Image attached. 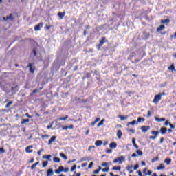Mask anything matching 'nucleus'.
<instances>
[{"mask_svg":"<svg viewBox=\"0 0 176 176\" xmlns=\"http://www.w3.org/2000/svg\"><path fill=\"white\" fill-rule=\"evenodd\" d=\"M162 96H164V93H160L159 94L156 95L154 97L153 102H154V104H158L159 101H160V100H162Z\"/></svg>","mask_w":176,"mask_h":176,"instance_id":"1","label":"nucleus"},{"mask_svg":"<svg viewBox=\"0 0 176 176\" xmlns=\"http://www.w3.org/2000/svg\"><path fill=\"white\" fill-rule=\"evenodd\" d=\"M28 68H29V71L31 74H34L35 72V65L34 63H29Z\"/></svg>","mask_w":176,"mask_h":176,"instance_id":"2","label":"nucleus"},{"mask_svg":"<svg viewBox=\"0 0 176 176\" xmlns=\"http://www.w3.org/2000/svg\"><path fill=\"white\" fill-rule=\"evenodd\" d=\"M3 19L4 21H8V20H14V16L13 14H10V16H7L6 17L3 16Z\"/></svg>","mask_w":176,"mask_h":176,"instance_id":"3","label":"nucleus"},{"mask_svg":"<svg viewBox=\"0 0 176 176\" xmlns=\"http://www.w3.org/2000/svg\"><path fill=\"white\" fill-rule=\"evenodd\" d=\"M43 27V23H40L37 24L36 26H34V31H41V28Z\"/></svg>","mask_w":176,"mask_h":176,"instance_id":"4","label":"nucleus"},{"mask_svg":"<svg viewBox=\"0 0 176 176\" xmlns=\"http://www.w3.org/2000/svg\"><path fill=\"white\" fill-rule=\"evenodd\" d=\"M151 127L149 126H141V130L142 133H147L148 130H149Z\"/></svg>","mask_w":176,"mask_h":176,"instance_id":"5","label":"nucleus"},{"mask_svg":"<svg viewBox=\"0 0 176 176\" xmlns=\"http://www.w3.org/2000/svg\"><path fill=\"white\" fill-rule=\"evenodd\" d=\"M56 140H57V137L56 136H52L50 140L48 141V145H52V144H53V142H54V141H56Z\"/></svg>","mask_w":176,"mask_h":176,"instance_id":"6","label":"nucleus"},{"mask_svg":"<svg viewBox=\"0 0 176 176\" xmlns=\"http://www.w3.org/2000/svg\"><path fill=\"white\" fill-rule=\"evenodd\" d=\"M38 47H39V45H37L36 48L33 49L32 56L34 55V57H36V56H38V51H37Z\"/></svg>","mask_w":176,"mask_h":176,"instance_id":"7","label":"nucleus"},{"mask_svg":"<svg viewBox=\"0 0 176 176\" xmlns=\"http://www.w3.org/2000/svg\"><path fill=\"white\" fill-rule=\"evenodd\" d=\"M108 43V40H107V38L102 37V38L100 40V43H99V45H104V43Z\"/></svg>","mask_w":176,"mask_h":176,"instance_id":"8","label":"nucleus"},{"mask_svg":"<svg viewBox=\"0 0 176 176\" xmlns=\"http://www.w3.org/2000/svg\"><path fill=\"white\" fill-rule=\"evenodd\" d=\"M118 158V164H122L123 163V162H124L126 160V158L123 156H120Z\"/></svg>","mask_w":176,"mask_h":176,"instance_id":"9","label":"nucleus"},{"mask_svg":"<svg viewBox=\"0 0 176 176\" xmlns=\"http://www.w3.org/2000/svg\"><path fill=\"white\" fill-rule=\"evenodd\" d=\"M117 146L118 144H116V142H112L109 144V148H111V149H116Z\"/></svg>","mask_w":176,"mask_h":176,"instance_id":"10","label":"nucleus"},{"mask_svg":"<svg viewBox=\"0 0 176 176\" xmlns=\"http://www.w3.org/2000/svg\"><path fill=\"white\" fill-rule=\"evenodd\" d=\"M53 174H54V172H53V169L50 168L47 170V176H53Z\"/></svg>","mask_w":176,"mask_h":176,"instance_id":"11","label":"nucleus"},{"mask_svg":"<svg viewBox=\"0 0 176 176\" xmlns=\"http://www.w3.org/2000/svg\"><path fill=\"white\" fill-rule=\"evenodd\" d=\"M31 149H32V146H29L26 147L25 151L27 152V153H32L33 151Z\"/></svg>","mask_w":176,"mask_h":176,"instance_id":"12","label":"nucleus"},{"mask_svg":"<svg viewBox=\"0 0 176 176\" xmlns=\"http://www.w3.org/2000/svg\"><path fill=\"white\" fill-rule=\"evenodd\" d=\"M160 133H161V134H162V135L166 134V133H167V128H166V127H162V128L160 129Z\"/></svg>","mask_w":176,"mask_h":176,"instance_id":"13","label":"nucleus"},{"mask_svg":"<svg viewBox=\"0 0 176 176\" xmlns=\"http://www.w3.org/2000/svg\"><path fill=\"white\" fill-rule=\"evenodd\" d=\"M123 135V133H122V130H118L117 131V137L120 140L122 138V136Z\"/></svg>","mask_w":176,"mask_h":176,"instance_id":"14","label":"nucleus"},{"mask_svg":"<svg viewBox=\"0 0 176 176\" xmlns=\"http://www.w3.org/2000/svg\"><path fill=\"white\" fill-rule=\"evenodd\" d=\"M96 146H101L102 145V140H97L95 142Z\"/></svg>","mask_w":176,"mask_h":176,"instance_id":"15","label":"nucleus"},{"mask_svg":"<svg viewBox=\"0 0 176 176\" xmlns=\"http://www.w3.org/2000/svg\"><path fill=\"white\" fill-rule=\"evenodd\" d=\"M164 168H166L164 164H160V166L157 168V170H164Z\"/></svg>","mask_w":176,"mask_h":176,"instance_id":"16","label":"nucleus"},{"mask_svg":"<svg viewBox=\"0 0 176 176\" xmlns=\"http://www.w3.org/2000/svg\"><path fill=\"white\" fill-rule=\"evenodd\" d=\"M119 118H120V120H127L129 118V116H119Z\"/></svg>","mask_w":176,"mask_h":176,"instance_id":"17","label":"nucleus"},{"mask_svg":"<svg viewBox=\"0 0 176 176\" xmlns=\"http://www.w3.org/2000/svg\"><path fill=\"white\" fill-rule=\"evenodd\" d=\"M58 16L59 19H63L64 16H65V12H58Z\"/></svg>","mask_w":176,"mask_h":176,"instance_id":"18","label":"nucleus"},{"mask_svg":"<svg viewBox=\"0 0 176 176\" xmlns=\"http://www.w3.org/2000/svg\"><path fill=\"white\" fill-rule=\"evenodd\" d=\"M162 24H168L170 23V19H162L161 20Z\"/></svg>","mask_w":176,"mask_h":176,"instance_id":"19","label":"nucleus"},{"mask_svg":"<svg viewBox=\"0 0 176 176\" xmlns=\"http://www.w3.org/2000/svg\"><path fill=\"white\" fill-rule=\"evenodd\" d=\"M155 120H156V122H164V121H166V118H159L157 117H155Z\"/></svg>","mask_w":176,"mask_h":176,"instance_id":"20","label":"nucleus"},{"mask_svg":"<svg viewBox=\"0 0 176 176\" xmlns=\"http://www.w3.org/2000/svg\"><path fill=\"white\" fill-rule=\"evenodd\" d=\"M126 170L130 173V174H132L133 173V166H127Z\"/></svg>","mask_w":176,"mask_h":176,"instance_id":"21","label":"nucleus"},{"mask_svg":"<svg viewBox=\"0 0 176 176\" xmlns=\"http://www.w3.org/2000/svg\"><path fill=\"white\" fill-rule=\"evenodd\" d=\"M43 159H47V160H49L50 162V159H52V155H44L43 156Z\"/></svg>","mask_w":176,"mask_h":176,"instance_id":"22","label":"nucleus"},{"mask_svg":"<svg viewBox=\"0 0 176 176\" xmlns=\"http://www.w3.org/2000/svg\"><path fill=\"white\" fill-rule=\"evenodd\" d=\"M60 157H62L65 160H67L68 159V157H67V155H65V154H64L63 153H60Z\"/></svg>","mask_w":176,"mask_h":176,"instance_id":"23","label":"nucleus"},{"mask_svg":"<svg viewBox=\"0 0 176 176\" xmlns=\"http://www.w3.org/2000/svg\"><path fill=\"white\" fill-rule=\"evenodd\" d=\"M151 134L153 135H154L155 137H157L159 135V131H151Z\"/></svg>","mask_w":176,"mask_h":176,"instance_id":"24","label":"nucleus"},{"mask_svg":"<svg viewBox=\"0 0 176 176\" xmlns=\"http://www.w3.org/2000/svg\"><path fill=\"white\" fill-rule=\"evenodd\" d=\"M53 160H54V163H60V158H58L57 157H54L53 158Z\"/></svg>","mask_w":176,"mask_h":176,"instance_id":"25","label":"nucleus"},{"mask_svg":"<svg viewBox=\"0 0 176 176\" xmlns=\"http://www.w3.org/2000/svg\"><path fill=\"white\" fill-rule=\"evenodd\" d=\"M164 163L169 166V164H171V159H166L164 160Z\"/></svg>","mask_w":176,"mask_h":176,"instance_id":"26","label":"nucleus"},{"mask_svg":"<svg viewBox=\"0 0 176 176\" xmlns=\"http://www.w3.org/2000/svg\"><path fill=\"white\" fill-rule=\"evenodd\" d=\"M122 168V167L120 166H114L113 167V170H114V171H120V169Z\"/></svg>","mask_w":176,"mask_h":176,"instance_id":"27","label":"nucleus"},{"mask_svg":"<svg viewBox=\"0 0 176 176\" xmlns=\"http://www.w3.org/2000/svg\"><path fill=\"white\" fill-rule=\"evenodd\" d=\"M104 122H105V120L103 119L97 125V127H100V126H103L104 125Z\"/></svg>","mask_w":176,"mask_h":176,"instance_id":"28","label":"nucleus"},{"mask_svg":"<svg viewBox=\"0 0 176 176\" xmlns=\"http://www.w3.org/2000/svg\"><path fill=\"white\" fill-rule=\"evenodd\" d=\"M136 122L137 121L133 120L132 122H128L127 126H134V124H135Z\"/></svg>","mask_w":176,"mask_h":176,"instance_id":"29","label":"nucleus"},{"mask_svg":"<svg viewBox=\"0 0 176 176\" xmlns=\"http://www.w3.org/2000/svg\"><path fill=\"white\" fill-rule=\"evenodd\" d=\"M38 164H39V162H37L34 163V164H32L31 166L32 170H34L35 168V167H36V166H38Z\"/></svg>","mask_w":176,"mask_h":176,"instance_id":"30","label":"nucleus"},{"mask_svg":"<svg viewBox=\"0 0 176 176\" xmlns=\"http://www.w3.org/2000/svg\"><path fill=\"white\" fill-rule=\"evenodd\" d=\"M162 30H164V25H161L157 28V31H162Z\"/></svg>","mask_w":176,"mask_h":176,"instance_id":"31","label":"nucleus"},{"mask_svg":"<svg viewBox=\"0 0 176 176\" xmlns=\"http://www.w3.org/2000/svg\"><path fill=\"white\" fill-rule=\"evenodd\" d=\"M30 122V119H22L21 124H24V123H28Z\"/></svg>","mask_w":176,"mask_h":176,"instance_id":"32","label":"nucleus"},{"mask_svg":"<svg viewBox=\"0 0 176 176\" xmlns=\"http://www.w3.org/2000/svg\"><path fill=\"white\" fill-rule=\"evenodd\" d=\"M100 120V118H97L96 120L91 123V126H96V124Z\"/></svg>","mask_w":176,"mask_h":176,"instance_id":"33","label":"nucleus"},{"mask_svg":"<svg viewBox=\"0 0 176 176\" xmlns=\"http://www.w3.org/2000/svg\"><path fill=\"white\" fill-rule=\"evenodd\" d=\"M168 69L170 71H175V67H174V65H171L170 67H168Z\"/></svg>","mask_w":176,"mask_h":176,"instance_id":"34","label":"nucleus"},{"mask_svg":"<svg viewBox=\"0 0 176 176\" xmlns=\"http://www.w3.org/2000/svg\"><path fill=\"white\" fill-rule=\"evenodd\" d=\"M47 164H49V162L47 161L43 162V167H47Z\"/></svg>","mask_w":176,"mask_h":176,"instance_id":"35","label":"nucleus"},{"mask_svg":"<svg viewBox=\"0 0 176 176\" xmlns=\"http://www.w3.org/2000/svg\"><path fill=\"white\" fill-rule=\"evenodd\" d=\"M136 153H138L139 156H142V151L141 150H137Z\"/></svg>","mask_w":176,"mask_h":176,"instance_id":"36","label":"nucleus"},{"mask_svg":"<svg viewBox=\"0 0 176 176\" xmlns=\"http://www.w3.org/2000/svg\"><path fill=\"white\" fill-rule=\"evenodd\" d=\"M159 160V157H156L155 158H153L151 160L152 163H155V162H157Z\"/></svg>","mask_w":176,"mask_h":176,"instance_id":"37","label":"nucleus"},{"mask_svg":"<svg viewBox=\"0 0 176 176\" xmlns=\"http://www.w3.org/2000/svg\"><path fill=\"white\" fill-rule=\"evenodd\" d=\"M67 119H68V116H66L64 118H58V120H67Z\"/></svg>","mask_w":176,"mask_h":176,"instance_id":"38","label":"nucleus"},{"mask_svg":"<svg viewBox=\"0 0 176 176\" xmlns=\"http://www.w3.org/2000/svg\"><path fill=\"white\" fill-rule=\"evenodd\" d=\"M58 170H59V171L60 172V173H63V171L64 172V166H59L58 167Z\"/></svg>","mask_w":176,"mask_h":176,"instance_id":"39","label":"nucleus"},{"mask_svg":"<svg viewBox=\"0 0 176 176\" xmlns=\"http://www.w3.org/2000/svg\"><path fill=\"white\" fill-rule=\"evenodd\" d=\"M102 171H103V173H108L109 171V168L107 167L106 168H103Z\"/></svg>","mask_w":176,"mask_h":176,"instance_id":"40","label":"nucleus"},{"mask_svg":"<svg viewBox=\"0 0 176 176\" xmlns=\"http://www.w3.org/2000/svg\"><path fill=\"white\" fill-rule=\"evenodd\" d=\"M141 120H143V122H144V120H145V119H144V118H141V117H139V118H138V123H141Z\"/></svg>","mask_w":176,"mask_h":176,"instance_id":"41","label":"nucleus"},{"mask_svg":"<svg viewBox=\"0 0 176 176\" xmlns=\"http://www.w3.org/2000/svg\"><path fill=\"white\" fill-rule=\"evenodd\" d=\"M12 104H13V102H8L6 106V108H10V105H12Z\"/></svg>","mask_w":176,"mask_h":176,"instance_id":"42","label":"nucleus"},{"mask_svg":"<svg viewBox=\"0 0 176 176\" xmlns=\"http://www.w3.org/2000/svg\"><path fill=\"white\" fill-rule=\"evenodd\" d=\"M126 131H129L130 133H135V130H134V129H127Z\"/></svg>","mask_w":176,"mask_h":176,"instance_id":"43","label":"nucleus"},{"mask_svg":"<svg viewBox=\"0 0 176 176\" xmlns=\"http://www.w3.org/2000/svg\"><path fill=\"white\" fill-rule=\"evenodd\" d=\"M6 151H5V148H3V147L2 148H0V153H5Z\"/></svg>","mask_w":176,"mask_h":176,"instance_id":"44","label":"nucleus"},{"mask_svg":"<svg viewBox=\"0 0 176 176\" xmlns=\"http://www.w3.org/2000/svg\"><path fill=\"white\" fill-rule=\"evenodd\" d=\"M152 175V171L148 170H147V173H145V175Z\"/></svg>","mask_w":176,"mask_h":176,"instance_id":"45","label":"nucleus"},{"mask_svg":"<svg viewBox=\"0 0 176 176\" xmlns=\"http://www.w3.org/2000/svg\"><path fill=\"white\" fill-rule=\"evenodd\" d=\"M132 144H133V146L137 145V144H135V138H132Z\"/></svg>","mask_w":176,"mask_h":176,"instance_id":"46","label":"nucleus"},{"mask_svg":"<svg viewBox=\"0 0 176 176\" xmlns=\"http://www.w3.org/2000/svg\"><path fill=\"white\" fill-rule=\"evenodd\" d=\"M76 170V165H74L72 168H71V171H75Z\"/></svg>","mask_w":176,"mask_h":176,"instance_id":"47","label":"nucleus"},{"mask_svg":"<svg viewBox=\"0 0 176 176\" xmlns=\"http://www.w3.org/2000/svg\"><path fill=\"white\" fill-rule=\"evenodd\" d=\"M94 162H90L89 165L88 166V168H91L94 166Z\"/></svg>","mask_w":176,"mask_h":176,"instance_id":"48","label":"nucleus"},{"mask_svg":"<svg viewBox=\"0 0 176 176\" xmlns=\"http://www.w3.org/2000/svg\"><path fill=\"white\" fill-rule=\"evenodd\" d=\"M106 153H112V149H107Z\"/></svg>","mask_w":176,"mask_h":176,"instance_id":"49","label":"nucleus"},{"mask_svg":"<svg viewBox=\"0 0 176 176\" xmlns=\"http://www.w3.org/2000/svg\"><path fill=\"white\" fill-rule=\"evenodd\" d=\"M164 141V138H161L160 140V144H163Z\"/></svg>","mask_w":176,"mask_h":176,"instance_id":"50","label":"nucleus"},{"mask_svg":"<svg viewBox=\"0 0 176 176\" xmlns=\"http://www.w3.org/2000/svg\"><path fill=\"white\" fill-rule=\"evenodd\" d=\"M69 171V168H65L63 170L64 173H68Z\"/></svg>","mask_w":176,"mask_h":176,"instance_id":"51","label":"nucleus"},{"mask_svg":"<svg viewBox=\"0 0 176 176\" xmlns=\"http://www.w3.org/2000/svg\"><path fill=\"white\" fill-rule=\"evenodd\" d=\"M149 138L150 140H156L157 138L156 136H150Z\"/></svg>","mask_w":176,"mask_h":176,"instance_id":"52","label":"nucleus"},{"mask_svg":"<svg viewBox=\"0 0 176 176\" xmlns=\"http://www.w3.org/2000/svg\"><path fill=\"white\" fill-rule=\"evenodd\" d=\"M49 138V135H41V138Z\"/></svg>","mask_w":176,"mask_h":176,"instance_id":"53","label":"nucleus"},{"mask_svg":"<svg viewBox=\"0 0 176 176\" xmlns=\"http://www.w3.org/2000/svg\"><path fill=\"white\" fill-rule=\"evenodd\" d=\"M100 173V169H97L95 171H94V174H98Z\"/></svg>","mask_w":176,"mask_h":176,"instance_id":"54","label":"nucleus"},{"mask_svg":"<svg viewBox=\"0 0 176 176\" xmlns=\"http://www.w3.org/2000/svg\"><path fill=\"white\" fill-rule=\"evenodd\" d=\"M86 160H87V158H85V157H82V158H81V160H80V163H82V162H85V161H86Z\"/></svg>","mask_w":176,"mask_h":176,"instance_id":"55","label":"nucleus"},{"mask_svg":"<svg viewBox=\"0 0 176 176\" xmlns=\"http://www.w3.org/2000/svg\"><path fill=\"white\" fill-rule=\"evenodd\" d=\"M55 173H56V174H60V173H61V172L60 171L59 169H56Z\"/></svg>","mask_w":176,"mask_h":176,"instance_id":"56","label":"nucleus"},{"mask_svg":"<svg viewBox=\"0 0 176 176\" xmlns=\"http://www.w3.org/2000/svg\"><path fill=\"white\" fill-rule=\"evenodd\" d=\"M138 167H139V166H138V164H137L136 166H134V168H133V170H138Z\"/></svg>","mask_w":176,"mask_h":176,"instance_id":"57","label":"nucleus"},{"mask_svg":"<svg viewBox=\"0 0 176 176\" xmlns=\"http://www.w3.org/2000/svg\"><path fill=\"white\" fill-rule=\"evenodd\" d=\"M86 166H87V163H82L81 165L82 167H86Z\"/></svg>","mask_w":176,"mask_h":176,"instance_id":"58","label":"nucleus"},{"mask_svg":"<svg viewBox=\"0 0 176 176\" xmlns=\"http://www.w3.org/2000/svg\"><path fill=\"white\" fill-rule=\"evenodd\" d=\"M170 129H175V126L173 124H169Z\"/></svg>","mask_w":176,"mask_h":176,"instance_id":"59","label":"nucleus"},{"mask_svg":"<svg viewBox=\"0 0 176 176\" xmlns=\"http://www.w3.org/2000/svg\"><path fill=\"white\" fill-rule=\"evenodd\" d=\"M42 151H43V150H39L38 151V156H41V153H42Z\"/></svg>","mask_w":176,"mask_h":176,"instance_id":"60","label":"nucleus"},{"mask_svg":"<svg viewBox=\"0 0 176 176\" xmlns=\"http://www.w3.org/2000/svg\"><path fill=\"white\" fill-rule=\"evenodd\" d=\"M103 145L104 146H107V145H108V142L107 141L104 142Z\"/></svg>","mask_w":176,"mask_h":176,"instance_id":"61","label":"nucleus"},{"mask_svg":"<svg viewBox=\"0 0 176 176\" xmlns=\"http://www.w3.org/2000/svg\"><path fill=\"white\" fill-rule=\"evenodd\" d=\"M67 127H68V129H74V125L71 124V125L68 126Z\"/></svg>","mask_w":176,"mask_h":176,"instance_id":"62","label":"nucleus"},{"mask_svg":"<svg viewBox=\"0 0 176 176\" xmlns=\"http://www.w3.org/2000/svg\"><path fill=\"white\" fill-rule=\"evenodd\" d=\"M126 94H128L129 96H131V94H133V92H131V91H128V92H126Z\"/></svg>","mask_w":176,"mask_h":176,"instance_id":"63","label":"nucleus"},{"mask_svg":"<svg viewBox=\"0 0 176 176\" xmlns=\"http://www.w3.org/2000/svg\"><path fill=\"white\" fill-rule=\"evenodd\" d=\"M131 157H137V154L135 153L132 154Z\"/></svg>","mask_w":176,"mask_h":176,"instance_id":"64","label":"nucleus"}]
</instances>
